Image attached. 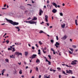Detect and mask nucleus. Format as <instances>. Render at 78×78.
<instances>
[{"label": "nucleus", "instance_id": "1", "mask_svg": "<svg viewBox=\"0 0 78 78\" xmlns=\"http://www.w3.org/2000/svg\"><path fill=\"white\" fill-rule=\"evenodd\" d=\"M6 20L8 21V22H9L10 23L12 24V25H13L14 26V25H19V23L13 22L12 20Z\"/></svg>", "mask_w": 78, "mask_h": 78}, {"label": "nucleus", "instance_id": "2", "mask_svg": "<svg viewBox=\"0 0 78 78\" xmlns=\"http://www.w3.org/2000/svg\"><path fill=\"white\" fill-rule=\"evenodd\" d=\"M26 23H30V24H34L35 23V25H36L37 21H33L31 20L30 21H26Z\"/></svg>", "mask_w": 78, "mask_h": 78}, {"label": "nucleus", "instance_id": "3", "mask_svg": "<svg viewBox=\"0 0 78 78\" xmlns=\"http://www.w3.org/2000/svg\"><path fill=\"white\" fill-rule=\"evenodd\" d=\"M15 55H17L18 56H19V55H21V56H22V54L21 53H20L19 52H16L15 53Z\"/></svg>", "mask_w": 78, "mask_h": 78}, {"label": "nucleus", "instance_id": "4", "mask_svg": "<svg viewBox=\"0 0 78 78\" xmlns=\"http://www.w3.org/2000/svg\"><path fill=\"white\" fill-rule=\"evenodd\" d=\"M66 73H71V74H73V72L72 70H69V71L66 70Z\"/></svg>", "mask_w": 78, "mask_h": 78}, {"label": "nucleus", "instance_id": "5", "mask_svg": "<svg viewBox=\"0 0 78 78\" xmlns=\"http://www.w3.org/2000/svg\"><path fill=\"white\" fill-rule=\"evenodd\" d=\"M69 49L71 50V51H72V52H71L70 51H69V53L71 55H72V53H73V49L72 48H69Z\"/></svg>", "mask_w": 78, "mask_h": 78}, {"label": "nucleus", "instance_id": "6", "mask_svg": "<svg viewBox=\"0 0 78 78\" xmlns=\"http://www.w3.org/2000/svg\"><path fill=\"white\" fill-rule=\"evenodd\" d=\"M59 43H58V42H56V44H55V46L56 48H58V45H59Z\"/></svg>", "mask_w": 78, "mask_h": 78}, {"label": "nucleus", "instance_id": "7", "mask_svg": "<svg viewBox=\"0 0 78 78\" xmlns=\"http://www.w3.org/2000/svg\"><path fill=\"white\" fill-rule=\"evenodd\" d=\"M43 12L42 10L41 9H40L39 10V14L40 16H41L42 15V13H43Z\"/></svg>", "mask_w": 78, "mask_h": 78}, {"label": "nucleus", "instance_id": "8", "mask_svg": "<svg viewBox=\"0 0 78 78\" xmlns=\"http://www.w3.org/2000/svg\"><path fill=\"white\" fill-rule=\"evenodd\" d=\"M18 18H23V14H21L20 15L17 16Z\"/></svg>", "mask_w": 78, "mask_h": 78}, {"label": "nucleus", "instance_id": "9", "mask_svg": "<svg viewBox=\"0 0 78 78\" xmlns=\"http://www.w3.org/2000/svg\"><path fill=\"white\" fill-rule=\"evenodd\" d=\"M36 56H37V55L33 54L31 55V57H32V59H34V58H35Z\"/></svg>", "mask_w": 78, "mask_h": 78}, {"label": "nucleus", "instance_id": "10", "mask_svg": "<svg viewBox=\"0 0 78 78\" xmlns=\"http://www.w3.org/2000/svg\"><path fill=\"white\" fill-rule=\"evenodd\" d=\"M52 12H53V13H56V12H57V10H56V9H54L52 10Z\"/></svg>", "mask_w": 78, "mask_h": 78}, {"label": "nucleus", "instance_id": "11", "mask_svg": "<svg viewBox=\"0 0 78 78\" xmlns=\"http://www.w3.org/2000/svg\"><path fill=\"white\" fill-rule=\"evenodd\" d=\"M20 9H23V10L25 9V7L23 6H20Z\"/></svg>", "mask_w": 78, "mask_h": 78}, {"label": "nucleus", "instance_id": "12", "mask_svg": "<svg viewBox=\"0 0 78 78\" xmlns=\"http://www.w3.org/2000/svg\"><path fill=\"white\" fill-rule=\"evenodd\" d=\"M72 65H75V64H76V63L75 62V61H72V63H71Z\"/></svg>", "mask_w": 78, "mask_h": 78}, {"label": "nucleus", "instance_id": "13", "mask_svg": "<svg viewBox=\"0 0 78 78\" xmlns=\"http://www.w3.org/2000/svg\"><path fill=\"white\" fill-rule=\"evenodd\" d=\"M28 52L25 51V56H28Z\"/></svg>", "mask_w": 78, "mask_h": 78}, {"label": "nucleus", "instance_id": "14", "mask_svg": "<svg viewBox=\"0 0 78 78\" xmlns=\"http://www.w3.org/2000/svg\"><path fill=\"white\" fill-rule=\"evenodd\" d=\"M67 37V36L65 35L62 38V39H64L65 40V39H66Z\"/></svg>", "mask_w": 78, "mask_h": 78}, {"label": "nucleus", "instance_id": "15", "mask_svg": "<svg viewBox=\"0 0 78 78\" xmlns=\"http://www.w3.org/2000/svg\"><path fill=\"white\" fill-rule=\"evenodd\" d=\"M12 52H14L16 51V49H15V48L13 47L12 48Z\"/></svg>", "mask_w": 78, "mask_h": 78}, {"label": "nucleus", "instance_id": "16", "mask_svg": "<svg viewBox=\"0 0 78 78\" xmlns=\"http://www.w3.org/2000/svg\"><path fill=\"white\" fill-rule=\"evenodd\" d=\"M65 26H66V24H64L63 25H62V27L63 28H65Z\"/></svg>", "mask_w": 78, "mask_h": 78}, {"label": "nucleus", "instance_id": "17", "mask_svg": "<svg viewBox=\"0 0 78 78\" xmlns=\"http://www.w3.org/2000/svg\"><path fill=\"white\" fill-rule=\"evenodd\" d=\"M38 55H41V50L40 49H39L38 50Z\"/></svg>", "mask_w": 78, "mask_h": 78}, {"label": "nucleus", "instance_id": "18", "mask_svg": "<svg viewBox=\"0 0 78 78\" xmlns=\"http://www.w3.org/2000/svg\"><path fill=\"white\" fill-rule=\"evenodd\" d=\"M22 70H20L19 72L20 74V75H21L22 73Z\"/></svg>", "mask_w": 78, "mask_h": 78}, {"label": "nucleus", "instance_id": "19", "mask_svg": "<svg viewBox=\"0 0 78 78\" xmlns=\"http://www.w3.org/2000/svg\"><path fill=\"white\" fill-rule=\"evenodd\" d=\"M5 61L6 62H9V59H7V58H6L5 59Z\"/></svg>", "mask_w": 78, "mask_h": 78}, {"label": "nucleus", "instance_id": "20", "mask_svg": "<svg viewBox=\"0 0 78 78\" xmlns=\"http://www.w3.org/2000/svg\"><path fill=\"white\" fill-rule=\"evenodd\" d=\"M40 62V60H39V59H37V60L36 61V62L37 63V62Z\"/></svg>", "mask_w": 78, "mask_h": 78}, {"label": "nucleus", "instance_id": "21", "mask_svg": "<svg viewBox=\"0 0 78 78\" xmlns=\"http://www.w3.org/2000/svg\"><path fill=\"white\" fill-rule=\"evenodd\" d=\"M47 19H48V16H47V15H45V20H47Z\"/></svg>", "mask_w": 78, "mask_h": 78}, {"label": "nucleus", "instance_id": "22", "mask_svg": "<svg viewBox=\"0 0 78 78\" xmlns=\"http://www.w3.org/2000/svg\"><path fill=\"white\" fill-rule=\"evenodd\" d=\"M37 19L36 17H34V18L32 20H37Z\"/></svg>", "mask_w": 78, "mask_h": 78}, {"label": "nucleus", "instance_id": "23", "mask_svg": "<svg viewBox=\"0 0 78 78\" xmlns=\"http://www.w3.org/2000/svg\"><path fill=\"white\" fill-rule=\"evenodd\" d=\"M75 23H76V25H78V24L77 23V20H75Z\"/></svg>", "mask_w": 78, "mask_h": 78}, {"label": "nucleus", "instance_id": "24", "mask_svg": "<svg viewBox=\"0 0 78 78\" xmlns=\"http://www.w3.org/2000/svg\"><path fill=\"white\" fill-rule=\"evenodd\" d=\"M72 47L74 48H76V45H73Z\"/></svg>", "mask_w": 78, "mask_h": 78}, {"label": "nucleus", "instance_id": "25", "mask_svg": "<svg viewBox=\"0 0 78 78\" xmlns=\"http://www.w3.org/2000/svg\"><path fill=\"white\" fill-rule=\"evenodd\" d=\"M40 33H44V31H43L42 30H41L39 32Z\"/></svg>", "mask_w": 78, "mask_h": 78}, {"label": "nucleus", "instance_id": "26", "mask_svg": "<svg viewBox=\"0 0 78 78\" xmlns=\"http://www.w3.org/2000/svg\"><path fill=\"white\" fill-rule=\"evenodd\" d=\"M50 41L51 43H53V42H54V41L53 40H51Z\"/></svg>", "mask_w": 78, "mask_h": 78}, {"label": "nucleus", "instance_id": "27", "mask_svg": "<svg viewBox=\"0 0 78 78\" xmlns=\"http://www.w3.org/2000/svg\"><path fill=\"white\" fill-rule=\"evenodd\" d=\"M13 56H14L13 55H10V58H13Z\"/></svg>", "mask_w": 78, "mask_h": 78}, {"label": "nucleus", "instance_id": "28", "mask_svg": "<svg viewBox=\"0 0 78 78\" xmlns=\"http://www.w3.org/2000/svg\"><path fill=\"white\" fill-rule=\"evenodd\" d=\"M52 5H53V6H55V5H56V3L55 2H53Z\"/></svg>", "mask_w": 78, "mask_h": 78}, {"label": "nucleus", "instance_id": "29", "mask_svg": "<svg viewBox=\"0 0 78 78\" xmlns=\"http://www.w3.org/2000/svg\"><path fill=\"white\" fill-rule=\"evenodd\" d=\"M39 43L40 44V45H42V42H41V41H40L39 42Z\"/></svg>", "mask_w": 78, "mask_h": 78}, {"label": "nucleus", "instance_id": "30", "mask_svg": "<svg viewBox=\"0 0 78 78\" xmlns=\"http://www.w3.org/2000/svg\"><path fill=\"white\" fill-rule=\"evenodd\" d=\"M38 67H37L36 69V71H38Z\"/></svg>", "mask_w": 78, "mask_h": 78}, {"label": "nucleus", "instance_id": "31", "mask_svg": "<svg viewBox=\"0 0 78 78\" xmlns=\"http://www.w3.org/2000/svg\"><path fill=\"white\" fill-rule=\"evenodd\" d=\"M8 50H12V48H8Z\"/></svg>", "mask_w": 78, "mask_h": 78}, {"label": "nucleus", "instance_id": "32", "mask_svg": "<svg viewBox=\"0 0 78 78\" xmlns=\"http://www.w3.org/2000/svg\"><path fill=\"white\" fill-rule=\"evenodd\" d=\"M43 51V52L44 53H45V54L46 53V51H44V50H42Z\"/></svg>", "mask_w": 78, "mask_h": 78}, {"label": "nucleus", "instance_id": "33", "mask_svg": "<svg viewBox=\"0 0 78 78\" xmlns=\"http://www.w3.org/2000/svg\"><path fill=\"white\" fill-rule=\"evenodd\" d=\"M48 57H49V59H51V56L50 55H48Z\"/></svg>", "mask_w": 78, "mask_h": 78}, {"label": "nucleus", "instance_id": "34", "mask_svg": "<svg viewBox=\"0 0 78 78\" xmlns=\"http://www.w3.org/2000/svg\"><path fill=\"white\" fill-rule=\"evenodd\" d=\"M47 50V48L45 47L42 50Z\"/></svg>", "mask_w": 78, "mask_h": 78}, {"label": "nucleus", "instance_id": "35", "mask_svg": "<svg viewBox=\"0 0 78 78\" xmlns=\"http://www.w3.org/2000/svg\"><path fill=\"white\" fill-rule=\"evenodd\" d=\"M48 64H49V65H51V62H50V61H48Z\"/></svg>", "mask_w": 78, "mask_h": 78}, {"label": "nucleus", "instance_id": "36", "mask_svg": "<svg viewBox=\"0 0 78 78\" xmlns=\"http://www.w3.org/2000/svg\"><path fill=\"white\" fill-rule=\"evenodd\" d=\"M60 16H63V14H62V13H60Z\"/></svg>", "mask_w": 78, "mask_h": 78}, {"label": "nucleus", "instance_id": "37", "mask_svg": "<svg viewBox=\"0 0 78 78\" xmlns=\"http://www.w3.org/2000/svg\"><path fill=\"white\" fill-rule=\"evenodd\" d=\"M44 23V22L42 21L41 23V25H43V24Z\"/></svg>", "mask_w": 78, "mask_h": 78}, {"label": "nucleus", "instance_id": "38", "mask_svg": "<svg viewBox=\"0 0 78 78\" xmlns=\"http://www.w3.org/2000/svg\"><path fill=\"white\" fill-rule=\"evenodd\" d=\"M6 42H7V44H8V43H9V41L8 40H7L6 41Z\"/></svg>", "mask_w": 78, "mask_h": 78}, {"label": "nucleus", "instance_id": "39", "mask_svg": "<svg viewBox=\"0 0 78 78\" xmlns=\"http://www.w3.org/2000/svg\"><path fill=\"white\" fill-rule=\"evenodd\" d=\"M56 39L57 41H58V36H56Z\"/></svg>", "mask_w": 78, "mask_h": 78}, {"label": "nucleus", "instance_id": "40", "mask_svg": "<svg viewBox=\"0 0 78 78\" xmlns=\"http://www.w3.org/2000/svg\"><path fill=\"white\" fill-rule=\"evenodd\" d=\"M51 50L52 51H55V50H54L53 49V48H51Z\"/></svg>", "mask_w": 78, "mask_h": 78}, {"label": "nucleus", "instance_id": "41", "mask_svg": "<svg viewBox=\"0 0 78 78\" xmlns=\"http://www.w3.org/2000/svg\"><path fill=\"white\" fill-rule=\"evenodd\" d=\"M15 28H16V29H17L18 30L19 28V27H15Z\"/></svg>", "mask_w": 78, "mask_h": 78}, {"label": "nucleus", "instance_id": "42", "mask_svg": "<svg viewBox=\"0 0 78 78\" xmlns=\"http://www.w3.org/2000/svg\"><path fill=\"white\" fill-rule=\"evenodd\" d=\"M5 71H6V69H3V70H2V72H5Z\"/></svg>", "mask_w": 78, "mask_h": 78}, {"label": "nucleus", "instance_id": "43", "mask_svg": "<svg viewBox=\"0 0 78 78\" xmlns=\"http://www.w3.org/2000/svg\"><path fill=\"white\" fill-rule=\"evenodd\" d=\"M15 45H19V43H15Z\"/></svg>", "mask_w": 78, "mask_h": 78}, {"label": "nucleus", "instance_id": "44", "mask_svg": "<svg viewBox=\"0 0 78 78\" xmlns=\"http://www.w3.org/2000/svg\"><path fill=\"white\" fill-rule=\"evenodd\" d=\"M57 69H58V70H61V68L58 67V68H57Z\"/></svg>", "mask_w": 78, "mask_h": 78}, {"label": "nucleus", "instance_id": "45", "mask_svg": "<svg viewBox=\"0 0 78 78\" xmlns=\"http://www.w3.org/2000/svg\"><path fill=\"white\" fill-rule=\"evenodd\" d=\"M32 48L33 50H34V46H32Z\"/></svg>", "mask_w": 78, "mask_h": 78}, {"label": "nucleus", "instance_id": "46", "mask_svg": "<svg viewBox=\"0 0 78 78\" xmlns=\"http://www.w3.org/2000/svg\"><path fill=\"white\" fill-rule=\"evenodd\" d=\"M31 19V17H29L27 19V20H30Z\"/></svg>", "mask_w": 78, "mask_h": 78}, {"label": "nucleus", "instance_id": "47", "mask_svg": "<svg viewBox=\"0 0 78 78\" xmlns=\"http://www.w3.org/2000/svg\"><path fill=\"white\" fill-rule=\"evenodd\" d=\"M46 24L47 25V26H49V23H46Z\"/></svg>", "mask_w": 78, "mask_h": 78}, {"label": "nucleus", "instance_id": "48", "mask_svg": "<svg viewBox=\"0 0 78 78\" xmlns=\"http://www.w3.org/2000/svg\"><path fill=\"white\" fill-rule=\"evenodd\" d=\"M3 73H4V72H3L2 73V76H3V75H4V74Z\"/></svg>", "mask_w": 78, "mask_h": 78}, {"label": "nucleus", "instance_id": "49", "mask_svg": "<svg viewBox=\"0 0 78 78\" xmlns=\"http://www.w3.org/2000/svg\"><path fill=\"white\" fill-rule=\"evenodd\" d=\"M35 45L37 47V48H38L39 46H37V44H35Z\"/></svg>", "mask_w": 78, "mask_h": 78}, {"label": "nucleus", "instance_id": "50", "mask_svg": "<svg viewBox=\"0 0 78 78\" xmlns=\"http://www.w3.org/2000/svg\"><path fill=\"white\" fill-rule=\"evenodd\" d=\"M55 7L56 8H57V5H54Z\"/></svg>", "mask_w": 78, "mask_h": 78}, {"label": "nucleus", "instance_id": "51", "mask_svg": "<svg viewBox=\"0 0 78 78\" xmlns=\"http://www.w3.org/2000/svg\"><path fill=\"white\" fill-rule=\"evenodd\" d=\"M62 73H63V74H66V72H65V71H63Z\"/></svg>", "mask_w": 78, "mask_h": 78}, {"label": "nucleus", "instance_id": "52", "mask_svg": "<svg viewBox=\"0 0 78 78\" xmlns=\"http://www.w3.org/2000/svg\"><path fill=\"white\" fill-rule=\"evenodd\" d=\"M44 8H45V9H46V8H47L46 7V6H45V5H44Z\"/></svg>", "mask_w": 78, "mask_h": 78}, {"label": "nucleus", "instance_id": "53", "mask_svg": "<svg viewBox=\"0 0 78 78\" xmlns=\"http://www.w3.org/2000/svg\"><path fill=\"white\" fill-rule=\"evenodd\" d=\"M41 75H39V78H41Z\"/></svg>", "mask_w": 78, "mask_h": 78}, {"label": "nucleus", "instance_id": "54", "mask_svg": "<svg viewBox=\"0 0 78 78\" xmlns=\"http://www.w3.org/2000/svg\"><path fill=\"white\" fill-rule=\"evenodd\" d=\"M49 28H53V26H50Z\"/></svg>", "mask_w": 78, "mask_h": 78}, {"label": "nucleus", "instance_id": "55", "mask_svg": "<svg viewBox=\"0 0 78 78\" xmlns=\"http://www.w3.org/2000/svg\"><path fill=\"white\" fill-rule=\"evenodd\" d=\"M61 75H59V78H61Z\"/></svg>", "mask_w": 78, "mask_h": 78}, {"label": "nucleus", "instance_id": "56", "mask_svg": "<svg viewBox=\"0 0 78 78\" xmlns=\"http://www.w3.org/2000/svg\"><path fill=\"white\" fill-rule=\"evenodd\" d=\"M52 69V68H51L50 69V71H51V72H52V71H53V70L51 69Z\"/></svg>", "mask_w": 78, "mask_h": 78}, {"label": "nucleus", "instance_id": "57", "mask_svg": "<svg viewBox=\"0 0 78 78\" xmlns=\"http://www.w3.org/2000/svg\"><path fill=\"white\" fill-rule=\"evenodd\" d=\"M4 7H6V4H5L4 5Z\"/></svg>", "mask_w": 78, "mask_h": 78}, {"label": "nucleus", "instance_id": "58", "mask_svg": "<svg viewBox=\"0 0 78 78\" xmlns=\"http://www.w3.org/2000/svg\"><path fill=\"white\" fill-rule=\"evenodd\" d=\"M45 60H46V61H47V62H48V60H47V58L46 59H45Z\"/></svg>", "mask_w": 78, "mask_h": 78}, {"label": "nucleus", "instance_id": "59", "mask_svg": "<svg viewBox=\"0 0 78 78\" xmlns=\"http://www.w3.org/2000/svg\"><path fill=\"white\" fill-rule=\"evenodd\" d=\"M18 31H20V29H18Z\"/></svg>", "mask_w": 78, "mask_h": 78}, {"label": "nucleus", "instance_id": "60", "mask_svg": "<svg viewBox=\"0 0 78 78\" xmlns=\"http://www.w3.org/2000/svg\"><path fill=\"white\" fill-rule=\"evenodd\" d=\"M6 9V8H2V9Z\"/></svg>", "mask_w": 78, "mask_h": 78}, {"label": "nucleus", "instance_id": "61", "mask_svg": "<svg viewBox=\"0 0 78 78\" xmlns=\"http://www.w3.org/2000/svg\"><path fill=\"white\" fill-rule=\"evenodd\" d=\"M5 35H6V34H4V35L3 36V37H4L5 36Z\"/></svg>", "mask_w": 78, "mask_h": 78}, {"label": "nucleus", "instance_id": "62", "mask_svg": "<svg viewBox=\"0 0 78 78\" xmlns=\"http://www.w3.org/2000/svg\"><path fill=\"white\" fill-rule=\"evenodd\" d=\"M47 3H48V4L49 3V1L48 0V1H47Z\"/></svg>", "mask_w": 78, "mask_h": 78}, {"label": "nucleus", "instance_id": "63", "mask_svg": "<svg viewBox=\"0 0 78 78\" xmlns=\"http://www.w3.org/2000/svg\"><path fill=\"white\" fill-rule=\"evenodd\" d=\"M60 5H57V7H58V8H60Z\"/></svg>", "mask_w": 78, "mask_h": 78}, {"label": "nucleus", "instance_id": "64", "mask_svg": "<svg viewBox=\"0 0 78 78\" xmlns=\"http://www.w3.org/2000/svg\"><path fill=\"white\" fill-rule=\"evenodd\" d=\"M62 66H66V64H62Z\"/></svg>", "mask_w": 78, "mask_h": 78}]
</instances>
